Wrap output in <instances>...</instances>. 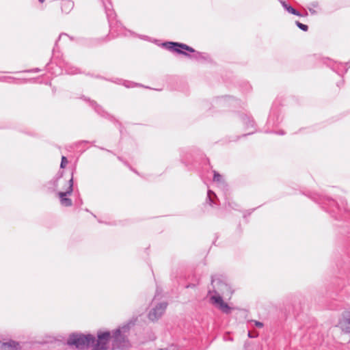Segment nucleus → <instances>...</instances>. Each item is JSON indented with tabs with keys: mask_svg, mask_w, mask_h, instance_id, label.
Returning a JSON list of instances; mask_svg holds the SVG:
<instances>
[{
	"mask_svg": "<svg viewBox=\"0 0 350 350\" xmlns=\"http://www.w3.org/2000/svg\"><path fill=\"white\" fill-rule=\"evenodd\" d=\"M162 46L171 52L183 55L200 63H204L210 60L208 53L196 51L193 47L185 43L166 41L162 44Z\"/></svg>",
	"mask_w": 350,
	"mask_h": 350,
	"instance_id": "f257e3e1",
	"label": "nucleus"
},
{
	"mask_svg": "<svg viewBox=\"0 0 350 350\" xmlns=\"http://www.w3.org/2000/svg\"><path fill=\"white\" fill-rule=\"evenodd\" d=\"M314 201L319 204L321 207L329 214L335 217L336 219H346L350 213L347 211L346 208L343 207L345 215H343L342 208L339 206L338 202L332 198L325 196H318L317 198H312ZM342 206H344L345 202L340 200Z\"/></svg>",
	"mask_w": 350,
	"mask_h": 350,
	"instance_id": "f03ea898",
	"label": "nucleus"
},
{
	"mask_svg": "<svg viewBox=\"0 0 350 350\" xmlns=\"http://www.w3.org/2000/svg\"><path fill=\"white\" fill-rule=\"evenodd\" d=\"M94 339V336L92 334L73 332L69 335L66 344L70 347H75L77 349L84 350L91 347Z\"/></svg>",
	"mask_w": 350,
	"mask_h": 350,
	"instance_id": "7ed1b4c3",
	"label": "nucleus"
},
{
	"mask_svg": "<svg viewBox=\"0 0 350 350\" xmlns=\"http://www.w3.org/2000/svg\"><path fill=\"white\" fill-rule=\"evenodd\" d=\"M103 5L105 8V13L108 19L110 31H116L117 36H127V33L131 34V31L126 29L122 25L116 21L115 24H113V21L116 18V14L114 10L112 8V5L110 1L107 0V2L105 3L103 1Z\"/></svg>",
	"mask_w": 350,
	"mask_h": 350,
	"instance_id": "20e7f679",
	"label": "nucleus"
},
{
	"mask_svg": "<svg viewBox=\"0 0 350 350\" xmlns=\"http://www.w3.org/2000/svg\"><path fill=\"white\" fill-rule=\"evenodd\" d=\"M211 285L213 290L209 289L208 293L213 291L214 295H220L223 297V295H231L233 293L230 285L222 276L212 275Z\"/></svg>",
	"mask_w": 350,
	"mask_h": 350,
	"instance_id": "39448f33",
	"label": "nucleus"
},
{
	"mask_svg": "<svg viewBox=\"0 0 350 350\" xmlns=\"http://www.w3.org/2000/svg\"><path fill=\"white\" fill-rule=\"evenodd\" d=\"M111 339V333L108 331H98L96 338L94 336L92 350H108L109 344Z\"/></svg>",
	"mask_w": 350,
	"mask_h": 350,
	"instance_id": "423d86ee",
	"label": "nucleus"
},
{
	"mask_svg": "<svg viewBox=\"0 0 350 350\" xmlns=\"http://www.w3.org/2000/svg\"><path fill=\"white\" fill-rule=\"evenodd\" d=\"M75 169H74L71 173V178L68 180V187L66 191H58L57 195L59 198L60 203L62 206L66 207H69L72 205V202L70 198L68 197V196L71 195L73 191V175Z\"/></svg>",
	"mask_w": 350,
	"mask_h": 350,
	"instance_id": "0eeeda50",
	"label": "nucleus"
},
{
	"mask_svg": "<svg viewBox=\"0 0 350 350\" xmlns=\"http://www.w3.org/2000/svg\"><path fill=\"white\" fill-rule=\"evenodd\" d=\"M241 100L230 96H222L213 100L211 104L215 107H236L240 105Z\"/></svg>",
	"mask_w": 350,
	"mask_h": 350,
	"instance_id": "6e6552de",
	"label": "nucleus"
},
{
	"mask_svg": "<svg viewBox=\"0 0 350 350\" xmlns=\"http://www.w3.org/2000/svg\"><path fill=\"white\" fill-rule=\"evenodd\" d=\"M210 299L211 303L223 313L229 314L232 312L233 308L224 301L221 295H213L211 297Z\"/></svg>",
	"mask_w": 350,
	"mask_h": 350,
	"instance_id": "1a4fd4ad",
	"label": "nucleus"
},
{
	"mask_svg": "<svg viewBox=\"0 0 350 350\" xmlns=\"http://www.w3.org/2000/svg\"><path fill=\"white\" fill-rule=\"evenodd\" d=\"M282 121L280 109L275 105L271 107L267 124L268 126H277Z\"/></svg>",
	"mask_w": 350,
	"mask_h": 350,
	"instance_id": "9d476101",
	"label": "nucleus"
},
{
	"mask_svg": "<svg viewBox=\"0 0 350 350\" xmlns=\"http://www.w3.org/2000/svg\"><path fill=\"white\" fill-rule=\"evenodd\" d=\"M126 336L122 333L120 328L113 330L111 338L113 339V349H122L126 340Z\"/></svg>",
	"mask_w": 350,
	"mask_h": 350,
	"instance_id": "9b49d317",
	"label": "nucleus"
},
{
	"mask_svg": "<svg viewBox=\"0 0 350 350\" xmlns=\"http://www.w3.org/2000/svg\"><path fill=\"white\" fill-rule=\"evenodd\" d=\"M337 326L343 332L350 334V308L342 312Z\"/></svg>",
	"mask_w": 350,
	"mask_h": 350,
	"instance_id": "f8f14e48",
	"label": "nucleus"
},
{
	"mask_svg": "<svg viewBox=\"0 0 350 350\" xmlns=\"http://www.w3.org/2000/svg\"><path fill=\"white\" fill-rule=\"evenodd\" d=\"M166 302H161L158 304L155 308L150 310L148 317L151 321H155L158 320L165 312L167 308Z\"/></svg>",
	"mask_w": 350,
	"mask_h": 350,
	"instance_id": "ddd939ff",
	"label": "nucleus"
},
{
	"mask_svg": "<svg viewBox=\"0 0 350 350\" xmlns=\"http://www.w3.org/2000/svg\"><path fill=\"white\" fill-rule=\"evenodd\" d=\"M324 63L339 75L342 73H346L350 67L349 63H337L328 58L326 59V62H324Z\"/></svg>",
	"mask_w": 350,
	"mask_h": 350,
	"instance_id": "4468645a",
	"label": "nucleus"
},
{
	"mask_svg": "<svg viewBox=\"0 0 350 350\" xmlns=\"http://www.w3.org/2000/svg\"><path fill=\"white\" fill-rule=\"evenodd\" d=\"M239 118L241 119V120L243 122L246 129H254L253 131H252L246 134H243L242 135V137H245V136L252 135L256 132V123H255L254 118L250 115L245 114V113H240L239 115Z\"/></svg>",
	"mask_w": 350,
	"mask_h": 350,
	"instance_id": "2eb2a0df",
	"label": "nucleus"
},
{
	"mask_svg": "<svg viewBox=\"0 0 350 350\" xmlns=\"http://www.w3.org/2000/svg\"><path fill=\"white\" fill-rule=\"evenodd\" d=\"M64 174L63 171H59L52 180L46 183V187L50 192H54L56 191L58 187V181L62 178Z\"/></svg>",
	"mask_w": 350,
	"mask_h": 350,
	"instance_id": "dca6fc26",
	"label": "nucleus"
},
{
	"mask_svg": "<svg viewBox=\"0 0 350 350\" xmlns=\"http://www.w3.org/2000/svg\"><path fill=\"white\" fill-rule=\"evenodd\" d=\"M90 105L94 109L95 111L100 116L108 118L111 121L116 120L115 118L106 112L101 106L94 100H90Z\"/></svg>",
	"mask_w": 350,
	"mask_h": 350,
	"instance_id": "f3484780",
	"label": "nucleus"
},
{
	"mask_svg": "<svg viewBox=\"0 0 350 350\" xmlns=\"http://www.w3.org/2000/svg\"><path fill=\"white\" fill-rule=\"evenodd\" d=\"M280 1L281 3L282 7L284 8V9L291 14H293V15H295L297 16H300V17L307 16L308 14L307 12H306L304 14H301L299 11L297 10L295 8H294L290 4L286 3V1L284 0H280Z\"/></svg>",
	"mask_w": 350,
	"mask_h": 350,
	"instance_id": "a211bd4d",
	"label": "nucleus"
},
{
	"mask_svg": "<svg viewBox=\"0 0 350 350\" xmlns=\"http://www.w3.org/2000/svg\"><path fill=\"white\" fill-rule=\"evenodd\" d=\"M218 202L219 200L215 193L211 189H208L206 202L213 207L218 205Z\"/></svg>",
	"mask_w": 350,
	"mask_h": 350,
	"instance_id": "6ab92c4d",
	"label": "nucleus"
},
{
	"mask_svg": "<svg viewBox=\"0 0 350 350\" xmlns=\"http://www.w3.org/2000/svg\"><path fill=\"white\" fill-rule=\"evenodd\" d=\"M348 271V273H347V282H348V285L347 286H343L342 287L340 286V284H338V286L336 287L335 288V291H340L342 293H345V294H348L349 293V288H350V278H349V274H350V269H346L345 267H342L341 268V271H344L345 273H346V271Z\"/></svg>",
	"mask_w": 350,
	"mask_h": 350,
	"instance_id": "aec40b11",
	"label": "nucleus"
},
{
	"mask_svg": "<svg viewBox=\"0 0 350 350\" xmlns=\"http://www.w3.org/2000/svg\"><path fill=\"white\" fill-rule=\"evenodd\" d=\"M75 5L72 0H64L61 3V10L63 13L68 14L73 9Z\"/></svg>",
	"mask_w": 350,
	"mask_h": 350,
	"instance_id": "412c9836",
	"label": "nucleus"
},
{
	"mask_svg": "<svg viewBox=\"0 0 350 350\" xmlns=\"http://www.w3.org/2000/svg\"><path fill=\"white\" fill-rule=\"evenodd\" d=\"M5 349L8 348L9 350H20L21 349V343L12 339L5 342Z\"/></svg>",
	"mask_w": 350,
	"mask_h": 350,
	"instance_id": "4be33fe9",
	"label": "nucleus"
},
{
	"mask_svg": "<svg viewBox=\"0 0 350 350\" xmlns=\"http://www.w3.org/2000/svg\"><path fill=\"white\" fill-rule=\"evenodd\" d=\"M64 69L67 74L68 75H76L78 73H81L79 69L70 64L66 63L64 65Z\"/></svg>",
	"mask_w": 350,
	"mask_h": 350,
	"instance_id": "5701e85b",
	"label": "nucleus"
},
{
	"mask_svg": "<svg viewBox=\"0 0 350 350\" xmlns=\"http://www.w3.org/2000/svg\"><path fill=\"white\" fill-rule=\"evenodd\" d=\"M225 206L226 208H229L230 209H233V210H236V211H239V207L240 206L235 202L230 200V199H226V202H225Z\"/></svg>",
	"mask_w": 350,
	"mask_h": 350,
	"instance_id": "b1692460",
	"label": "nucleus"
},
{
	"mask_svg": "<svg viewBox=\"0 0 350 350\" xmlns=\"http://www.w3.org/2000/svg\"><path fill=\"white\" fill-rule=\"evenodd\" d=\"M135 325V321L131 320L127 323L123 325L122 327L119 328L121 329L123 334L128 332L131 327Z\"/></svg>",
	"mask_w": 350,
	"mask_h": 350,
	"instance_id": "393cba45",
	"label": "nucleus"
},
{
	"mask_svg": "<svg viewBox=\"0 0 350 350\" xmlns=\"http://www.w3.org/2000/svg\"><path fill=\"white\" fill-rule=\"evenodd\" d=\"M319 6V3L317 1H313L310 3V7H308L309 12L311 14L314 15L317 14L316 10H314V8H317Z\"/></svg>",
	"mask_w": 350,
	"mask_h": 350,
	"instance_id": "a878e982",
	"label": "nucleus"
},
{
	"mask_svg": "<svg viewBox=\"0 0 350 350\" xmlns=\"http://www.w3.org/2000/svg\"><path fill=\"white\" fill-rule=\"evenodd\" d=\"M213 181L217 183H221L223 181V178L221 175L217 171L213 170Z\"/></svg>",
	"mask_w": 350,
	"mask_h": 350,
	"instance_id": "bb28decb",
	"label": "nucleus"
},
{
	"mask_svg": "<svg viewBox=\"0 0 350 350\" xmlns=\"http://www.w3.org/2000/svg\"><path fill=\"white\" fill-rule=\"evenodd\" d=\"M295 24L297 27L303 31H307L308 30V26L307 25L300 23L299 21H296Z\"/></svg>",
	"mask_w": 350,
	"mask_h": 350,
	"instance_id": "cd10ccee",
	"label": "nucleus"
},
{
	"mask_svg": "<svg viewBox=\"0 0 350 350\" xmlns=\"http://www.w3.org/2000/svg\"><path fill=\"white\" fill-rule=\"evenodd\" d=\"M67 36V34L64 33H61L59 35V36L58 38V40H56L55 44V46L53 47V51H52L53 55H55L56 50H57V42L62 38V36Z\"/></svg>",
	"mask_w": 350,
	"mask_h": 350,
	"instance_id": "c85d7f7f",
	"label": "nucleus"
},
{
	"mask_svg": "<svg viewBox=\"0 0 350 350\" xmlns=\"http://www.w3.org/2000/svg\"><path fill=\"white\" fill-rule=\"evenodd\" d=\"M68 159L66 157L62 156L61 159V163H60V168L63 169L66 167V164L68 163Z\"/></svg>",
	"mask_w": 350,
	"mask_h": 350,
	"instance_id": "c756f323",
	"label": "nucleus"
},
{
	"mask_svg": "<svg viewBox=\"0 0 350 350\" xmlns=\"http://www.w3.org/2000/svg\"><path fill=\"white\" fill-rule=\"evenodd\" d=\"M257 208L246 210L243 213V218L246 219L248 216H250Z\"/></svg>",
	"mask_w": 350,
	"mask_h": 350,
	"instance_id": "7c9ffc66",
	"label": "nucleus"
},
{
	"mask_svg": "<svg viewBox=\"0 0 350 350\" xmlns=\"http://www.w3.org/2000/svg\"><path fill=\"white\" fill-rule=\"evenodd\" d=\"M15 78L12 77H7V76H2L0 77V81L5 82L8 81V80H14Z\"/></svg>",
	"mask_w": 350,
	"mask_h": 350,
	"instance_id": "2f4dec72",
	"label": "nucleus"
},
{
	"mask_svg": "<svg viewBox=\"0 0 350 350\" xmlns=\"http://www.w3.org/2000/svg\"><path fill=\"white\" fill-rule=\"evenodd\" d=\"M254 323V325L258 327V328H262L264 326V324L263 323L260 322V321H256V320H254L252 321Z\"/></svg>",
	"mask_w": 350,
	"mask_h": 350,
	"instance_id": "473e14b6",
	"label": "nucleus"
},
{
	"mask_svg": "<svg viewBox=\"0 0 350 350\" xmlns=\"http://www.w3.org/2000/svg\"><path fill=\"white\" fill-rule=\"evenodd\" d=\"M133 85H134V83H133L131 81H125L124 83V85L126 88H132V87H133Z\"/></svg>",
	"mask_w": 350,
	"mask_h": 350,
	"instance_id": "72a5a7b5",
	"label": "nucleus"
},
{
	"mask_svg": "<svg viewBox=\"0 0 350 350\" xmlns=\"http://www.w3.org/2000/svg\"><path fill=\"white\" fill-rule=\"evenodd\" d=\"M16 81H22L23 83H25V82H27V79H15L14 80H8V81H5V82L11 83H13V82Z\"/></svg>",
	"mask_w": 350,
	"mask_h": 350,
	"instance_id": "f704fd0d",
	"label": "nucleus"
},
{
	"mask_svg": "<svg viewBox=\"0 0 350 350\" xmlns=\"http://www.w3.org/2000/svg\"><path fill=\"white\" fill-rule=\"evenodd\" d=\"M40 70L39 68H33V69L25 70V72H40Z\"/></svg>",
	"mask_w": 350,
	"mask_h": 350,
	"instance_id": "c9c22d12",
	"label": "nucleus"
},
{
	"mask_svg": "<svg viewBox=\"0 0 350 350\" xmlns=\"http://www.w3.org/2000/svg\"><path fill=\"white\" fill-rule=\"evenodd\" d=\"M0 349H1V350H4V349H5V342H1V341H0Z\"/></svg>",
	"mask_w": 350,
	"mask_h": 350,
	"instance_id": "e433bc0d",
	"label": "nucleus"
},
{
	"mask_svg": "<svg viewBox=\"0 0 350 350\" xmlns=\"http://www.w3.org/2000/svg\"><path fill=\"white\" fill-rule=\"evenodd\" d=\"M275 133L276 134H278V135H284L285 134L284 131H282V130H280V131L278 132H275Z\"/></svg>",
	"mask_w": 350,
	"mask_h": 350,
	"instance_id": "4c0bfd02",
	"label": "nucleus"
},
{
	"mask_svg": "<svg viewBox=\"0 0 350 350\" xmlns=\"http://www.w3.org/2000/svg\"><path fill=\"white\" fill-rule=\"evenodd\" d=\"M224 340H230V341H232V338H231L230 336H225L224 337Z\"/></svg>",
	"mask_w": 350,
	"mask_h": 350,
	"instance_id": "58836bf2",
	"label": "nucleus"
},
{
	"mask_svg": "<svg viewBox=\"0 0 350 350\" xmlns=\"http://www.w3.org/2000/svg\"><path fill=\"white\" fill-rule=\"evenodd\" d=\"M250 89H251V86H250V85H249V84L246 83V84H245V90H246V91H250Z\"/></svg>",
	"mask_w": 350,
	"mask_h": 350,
	"instance_id": "ea45409f",
	"label": "nucleus"
},
{
	"mask_svg": "<svg viewBox=\"0 0 350 350\" xmlns=\"http://www.w3.org/2000/svg\"><path fill=\"white\" fill-rule=\"evenodd\" d=\"M241 137V136H237L234 139H230V142H235L237 140H238L239 138Z\"/></svg>",
	"mask_w": 350,
	"mask_h": 350,
	"instance_id": "a19ab883",
	"label": "nucleus"
},
{
	"mask_svg": "<svg viewBox=\"0 0 350 350\" xmlns=\"http://www.w3.org/2000/svg\"><path fill=\"white\" fill-rule=\"evenodd\" d=\"M248 337L250 338H255L256 336H253L252 335L251 332H248V334H247Z\"/></svg>",
	"mask_w": 350,
	"mask_h": 350,
	"instance_id": "79ce46f5",
	"label": "nucleus"
},
{
	"mask_svg": "<svg viewBox=\"0 0 350 350\" xmlns=\"http://www.w3.org/2000/svg\"><path fill=\"white\" fill-rule=\"evenodd\" d=\"M342 83H343V81H340V82H338V83H337V86H338V87H340V85H342Z\"/></svg>",
	"mask_w": 350,
	"mask_h": 350,
	"instance_id": "37998d69",
	"label": "nucleus"
},
{
	"mask_svg": "<svg viewBox=\"0 0 350 350\" xmlns=\"http://www.w3.org/2000/svg\"><path fill=\"white\" fill-rule=\"evenodd\" d=\"M193 286H195V285H194V284H189V285H187V288H189V287H193Z\"/></svg>",
	"mask_w": 350,
	"mask_h": 350,
	"instance_id": "c03bdc74",
	"label": "nucleus"
},
{
	"mask_svg": "<svg viewBox=\"0 0 350 350\" xmlns=\"http://www.w3.org/2000/svg\"><path fill=\"white\" fill-rule=\"evenodd\" d=\"M81 143H85V144H88V143H90L89 141H85V140H83V141H81Z\"/></svg>",
	"mask_w": 350,
	"mask_h": 350,
	"instance_id": "a18cd8bd",
	"label": "nucleus"
},
{
	"mask_svg": "<svg viewBox=\"0 0 350 350\" xmlns=\"http://www.w3.org/2000/svg\"><path fill=\"white\" fill-rule=\"evenodd\" d=\"M130 170H131L133 172H135V173H137V171H135V170L132 169V167H130Z\"/></svg>",
	"mask_w": 350,
	"mask_h": 350,
	"instance_id": "49530a36",
	"label": "nucleus"
},
{
	"mask_svg": "<svg viewBox=\"0 0 350 350\" xmlns=\"http://www.w3.org/2000/svg\"><path fill=\"white\" fill-rule=\"evenodd\" d=\"M130 170H131L133 172H135V173H137V171H135V170L132 169V167H130Z\"/></svg>",
	"mask_w": 350,
	"mask_h": 350,
	"instance_id": "de8ad7c7",
	"label": "nucleus"
},
{
	"mask_svg": "<svg viewBox=\"0 0 350 350\" xmlns=\"http://www.w3.org/2000/svg\"><path fill=\"white\" fill-rule=\"evenodd\" d=\"M130 170H131L133 172H135V173H137V171H135V170L132 169V167H130Z\"/></svg>",
	"mask_w": 350,
	"mask_h": 350,
	"instance_id": "09e8293b",
	"label": "nucleus"
},
{
	"mask_svg": "<svg viewBox=\"0 0 350 350\" xmlns=\"http://www.w3.org/2000/svg\"><path fill=\"white\" fill-rule=\"evenodd\" d=\"M130 170H131L133 172H135V173H137V171H135V170L132 169V167H130Z\"/></svg>",
	"mask_w": 350,
	"mask_h": 350,
	"instance_id": "8fccbe9b",
	"label": "nucleus"
},
{
	"mask_svg": "<svg viewBox=\"0 0 350 350\" xmlns=\"http://www.w3.org/2000/svg\"><path fill=\"white\" fill-rule=\"evenodd\" d=\"M45 0H38L40 3H43Z\"/></svg>",
	"mask_w": 350,
	"mask_h": 350,
	"instance_id": "3c124183",
	"label": "nucleus"
},
{
	"mask_svg": "<svg viewBox=\"0 0 350 350\" xmlns=\"http://www.w3.org/2000/svg\"><path fill=\"white\" fill-rule=\"evenodd\" d=\"M118 159L120 160V161H122V158L120 157H118Z\"/></svg>",
	"mask_w": 350,
	"mask_h": 350,
	"instance_id": "603ef678",
	"label": "nucleus"
},
{
	"mask_svg": "<svg viewBox=\"0 0 350 350\" xmlns=\"http://www.w3.org/2000/svg\"><path fill=\"white\" fill-rule=\"evenodd\" d=\"M99 148L101 150H105L104 148H102V147H100Z\"/></svg>",
	"mask_w": 350,
	"mask_h": 350,
	"instance_id": "864d4df0",
	"label": "nucleus"
},
{
	"mask_svg": "<svg viewBox=\"0 0 350 350\" xmlns=\"http://www.w3.org/2000/svg\"><path fill=\"white\" fill-rule=\"evenodd\" d=\"M107 150V152H111V150Z\"/></svg>",
	"mask_w": 350,
	"mask_h": 350,
	"instance_id": "5fc2aeb1",
	"label": "nucleus"
}]
</instances>
